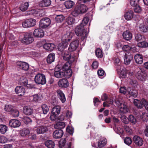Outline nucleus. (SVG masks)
<instances>
[{
    "instance_id": "35",
    "label": "nucleus",
    "mask_w": 148,
    "mask_h": 148,
    "mask_svg": "<svg viewBox=\"0 0 148 148\" xmlns=\"http://www.w3.org/2000/svg\"><path fill=\"white\" fill-rule=\"evenodd\" d=\"M66 21L68 25H72L75 23V19L74 18L69 16L66 19Z\"/></svg>"
},
{
    "instance_id": "9",
    "label": "nucleus",
    "mask_w": 148,
    "mask_h": 148,
    "mask_svg": "<svg viewBox=\"0 0 148 148\" xmlns=\"http://www.w3.org/2000/svg\"><path fill=\"white\" fill-rule=\"evenodd\" d=\"M79 44V41L76 40L72 41L70 44L68 48V50L70 52L75 51L77 48Z\"/></svg>"
},
{
    "instance_id": "36",
    "label": "nucleus",
    "mask_w": 148,
    "mask_h": 148,
    "mask_svg": "<svg viewBox=\"0 0 148 148\" xmlns=\"http://www.w3.org/2000/svg\"><path fill=\"white\" fill-rule=\"evenodd\" d=\"M113 103V99L112 97L110 98L108 101L103 102V106L104 107H109V104H112Z\"/></svg>"
},
{
    "instance_id": "30",
    "label": "nucleus",
    "mask_w": 148,
    "mask_h": 148,
    "mask_svg": "<svg viewBox=\"0 0 148 148\" xmlns=\"http://www.w3.org/2000/svg\"><path fill=\"white\" fill-rule=\"evenodd\" d=\"M55 59V54L53 53L49 54L47 58V62L48 63L51 64L54 61Z\"/></svg>"
},
{
    "instance_id": "44",
    "label": "nucleus",
    "mask_w": 148,
    "mask_h": 148,
    "mask_svg": "<svg viewBox=\"0 0 148 148\" xmlns=\"http://www.w3.org/2000/svg\"><path fill=\"white\" fill-rule=\"evenodd\" d=\"M69 62H66V63L62 66V70L64 72L68 71L69 69H70L71 64Z\"/></svg>"
},
{
    "instance_id": "14",
    "label": "nucleus",
    "mask_w": 148,
    "mask_h": 148,
    "mask_svg": "<svg viewBox=\"0 0 148 148\" xmlns=\"http://www.w3.org/2000/svg\"><path fill=\"white\" fill-rule=\"evenodd\" d=\"M135 144L137 145L141 146L143 145V140L142 138L138 136H135L133 138Z\"/></svg>"
},
{
    "instance_id": "47",
    "label": "nucleus",
    "mask_w": 148,
    "mask_h": 148,
    "mask_svg": "<svg viewBox=\"0 0 148 148\" xmlns=\"http://www.w3.org/2000/svg\"><path fill=\"white\" fill-rule=\"evenodd\" d=\"M137 46L140 47L145 48L148 46V44L146 42H140L137 44Z\"/></svg>"
},
{
    "instance_id": "51",
    "label": "nucleus",
    "mask_w": 148,
    "mask_h": 148,
    "mask_svg": "<svg viewBox=\"0 0 148 148\" xmlns=\"http://www.w3.org/2000/svg\"><path fill=\"white\" fill-rule=\"evenodd\" d=\"M29 130L27 129H23L21 130V135L22 136L27 135L29 134Z\"/></svg>"
},
{
    "instance_id": "3",
    "label": "nucleus",
    "mask_w": 148,
    "mask_h": 148,
    "mask_svg": "<svg viewBox=\"0 0 148 148\" xmlns=\"http://www.w3.org/2000/svg\"><path fill=\"white\" fill-rule=\"evenodd\" d=\"M34 81L36 83L42 85L45 84L46 82L45 75L40 73L36 75Z\"/></svg>"
},
{
    "instance_id": "42",
    "label": "nucleus",
    "mask_w": 148,
    "mask_h": 148,
    "mask_svg": "<svg viewBox=\"0 0 148 148\" xmlns=\"http://www.w3.org/2000/svg\"><path fill=\"white\" fill-rule=\"evenodd\" d=\"M63 72L56 71L54 74V76L57 78H62L64 77Z\"/></svg>"
},
{
    "instance_id": "41",
    "label": "nucleus",
    "mask_w": 148,
    "mask_h": 148,
    "mask_svg": "<svg viewBox=\"0 0 148 148\" xmlns=\"http://www.w3.org/2000/svg\"><path fill=\"white\" fill-rule=\"evenodd\" d=\"M29 6V3L28 2H25L24 4H21L20 7V10L23 12L26 11Z\"/></svg>"
},
{
    "instance_id": "2",
    "label": "nucleus",
    "mask_w": 148,
    "mask_h": 148,
    "mask_svg": "<svg viewBox=\"0 0 148 148\" xmlns=\"http://www.w3.org/2000/svg\"><path fill=\"white\" fill-rule=\"evenodd\" d=\"M87 10L88 8L86 6L81 2L80 3H78V1L77 4L71 14L73 16L77 17L80 14L85 13Z\"/></svg>"
},
{
    "instance_id": "27",
    "label": "nucleus",
    "mask_w": 148,
    "mask_h": 148,
    "mask_svg": "<svg viewBox=\"0 0 148 148\" xmlns=\"http://www.w3.org/2000/svg\"><path fill=\"white\" fill-rule=\"evenodd\" d=\"M64 4L67 9H70L72 8L74 6L75 3L73 1L68 0L66 1Z\"/></svg>"
},
{
    "instance_id": "46",
    "label": "nucleus",
    "mask_w": 148,
    "mask_h": 148,
    "mask_svg": "<svg viewBox=\"0 0 148 148\" xmlns=\"http://www.w3.org/2000/svg\"><path fill=\"white\" fill-rule=\"evenodd\" d=\"M64 77L66 78L70 77L72 75V71L71 69H69L67 71L63 72Z\"/></svg>"
},
{
    "instance_id": "6",
    "label": "nucleus",
    "mask_w": 148,
    "mask_h": 148,
    "mask_svg": "<svg viewBox=\"0 0 148 148\" xmlns=\"http://www.w3.org/2000/svg\"><path fill=\"white\" fill-rule=\"evenodd\" d=\"M62 55L64 60L68 61L67 62L72 63L75 60V56H71V54L68 52L65 51L62 53Z\"/></svg>"
},
{
    "instance_id": "8",
    "label": "nucleus",
    "mask_w": 148,
    "mask_h": 148,
    "mask_svg": "<svg viewBox=\"0 0 148 148\" xmlns=\"http://www.w3.org/2000/svg\"><path fill=\"white\" fill-rule=\"evenodd\" d=\"M17 67L21 70L27 71L29 68L28 64L25 62H17L16 63Z\"/></svg>"
},
{
    "instance_id": "40",
    "label": "nucleus",
    "mask_w": 148,
    "mask_h": 148,
    "mask_svg": "<svg viewBox=\"0 0 148 148\" xmlns=\"http://www.w3.org/2000/svg\"><path fill=\"white\" fill-rule=\"evenodd\" d=\"M64 19V17L62 15H57L55 18L56 21L57 23H61Z\"/></svg>"
},
{
    "instance_id": "26",
    "label": "nucleus",
    "mask_w": 148,
    "mask_h": 148,
    "mask_svg": "<svg viewBox=\"0 0 148 148\" xmlns=\"http://www.w3.org/2000/svg\"><path fill=\"white\" fill-rule=\"evenodd\" d=\"M57 93L62 103H64L66 101V98L64 94L62 91L60 90H58L57 91Z\"/></svg>"
},
{
    "instance_id": "25",
    "label": "nucleus",
    "mask_w": 148,
    "mask_h": 148,
    "mask_svg": "<svg viewBox=\"0 0 148 148\" xmlns=\"http://www.w3.org/2000/svg\"><path fill=\"white\" fill-rule=\"evenodd\" d=\"M136 62L139 64H140L143 63V58L142 56L140 54H136L134 57Z\"/></svg>"
},
{
    "instance_id": "56",
    "label": "nucleus",
    "mask_w": 148,
    "mask_h": 148,
    "mask_svg": "<svg viewBox=\"0 0 148 148\" xmlns=\"http://www.w3.org/2000/svg\"><path fill=\"white\" fill-rule=\"evenodd\" d=\"M121 119L122 121L124 123L127 124L129 123V119L125 115L122 116Z\"/></svg>"
},
{
    "instance_id": "13",
    "label": "nucleus",
    "mask_w": 148,
    "mask_h": 148,
    "mask_svg": "<svg viewBox=\"0 0 148 148\" xmlns=\"http://www.w3.org/2000/svg\"><path fill=\"white\" fill-rule=\"evenodd\" d=\"M59 86L62 88H67L69 85V83L66 79H60L58 82Z\"/></svg>"
},
{
    "instance_id": "54",
    "label": "nucleus",
    "mask_w": 148,
    "mask_h": 148,
    "mask_svg": "<svg viewBox=\"0 0 148 148\" xmlns=\"http://www.w3.org/2000/svg\"><path fill=\"white\" fill-rule=\"evenodd\" d=\"M20 82L22 85L26 86L27 84L28 81L26 78L23 77L21 79Z\"/></svg>"
},
{
    "instance_id": "18",
    "label": "nucleus",
    "mask_w": 148,
    "mask_h": 148,
    "mask_svg": "<svg viewBox=\"0 0 148 148\" xmlns=\"http://www.w3.org/2000/svg\"><path fill=\"white\" fill-rule=\"evenodd\" d=\"M23 113L27 115H30L33 113V110L29 106H24L23 109Z\"/></svg>"
},
{
    "instance_id": "62",
    "label": "nucleus",
    "mask_w": 148,
    "mask_h": 148,
    "mask_svg": "<svg viewBox=\"0 0 148 148\" xmlns=\"http://www.w3.org/2000/svg\"><path fill=\"white\" fill-rule=\"evenodd\" d=\"M97 74L99 77L103 76L104 75L105 72L103 69H99L97 71Z\"/></svg>"
},
{
    "instance_id": "60",
    "label": "nucleus",
    "mask_w": 148,
    "mask_h": 148,
    "mask_svg": "<svg viewBox=\"0 0 148 148\" xmlns=\"http://www.w3.org/2000/svg\"><path fill=\"white\" fill-rule=\"evenodd\" d=\"M124 142L126 144L129 145L131 144L132 140L130 138L126 137L124 139Z\"/></svg>"
},
{
    "instance_id": "22",
    "label": "nucleus",
    "mask_w": 148,
    "mask_h": 148,
    "mask_svg": "<svg viewBox=\"0 0 148 148\" xmlns=\"http://www.w3.org/2000/svg\"><path fill=\"white\" fill-rule=\"evenodd\" d=\"M63 134V132L62 130H56L53 134V137L56 139L61 138Z\"/></svg>"
},
{
    "instance_id": "49",
    "label": "nucleus",
    "mask_w": 148,
    "mask_h": 148,
    "mask_svg": "<svg viewBox=\"0 0 148 148\" xmlns=\"http://www.w3.org/2000/svg\"><path fill=\"white\" fill-rule=\"evenodd\" d=\"M38 9H33L28 11L27 14L29 15H35L38 14Z\"/></svg>"
},
{
    "instance_id": "59",
    "label": "nucleus",
    "mask_w": 148,
    "mask_h": 148,
    "mask_svg": "<svg viewBox=\"0 0 148 148\" xmlns=\"http://www.w3.org/2000/svg\"><path fill=\"white\" fill-rule=\"evenodd\" d=\"M8 140L7 138L4 136H0V143H6Z\"/></svg>"
},
{
    "instance_id": "48",
    "label": "nucleus",
    "mask_w": 148,
    "mask_h": 148,
    "mask_svg": "<svg viewBox=\"0 0 148 148\" xmlns=\"http://www.w3.org/2000/svg\"><path fill=\"white\" fill-rule=\"evenodd\" d=\"M13 107L11 105L6 104L5 106L4 109L7 112H11L13 110Z\"/></svg>"
},
{
    "instance_id": "21",
    "label": "nucleus",
    "mask_w": 148,
    "mask_h": 148,
    "mask_svg": "<svg viewBox=\"0 0 148 148\" xmlns=\"http://www.w3.org/2000/svg\"><path fill=\"white\" fill-rule=\"evenodd\" d=\"M51 3V0H42L39 2V5L42 7L49 6Z\"/></svg>"
},
{
    "instance_id": "28",
    "label": "nucleus",
    "mask_w": 148,
    "mask_h": 148,
    "mask_svg": "<svg viewBox=\"0 0 148 148\" xmlns=\"http://www.w3.org/2000/svg\"><path fill=\"white\" fill-rule=\"evenodd\" d=\"M106 139L104 138H102L98 142V147L102 148L106 145Z\"/></svg>"
},
{
    "instance_id": "43",
    "label": "nucleus",
    "mask_w": 148,
    "mask_h": 148,
    "mask_svg": "<svg viewBox=\"0 0 148 148\" xmlns=\"http://www.w3.org/2000/svg\"><path fill=\"white\" fill-rule=\"evenodd\" d=\"M8 130L7 127L4 125H0V132L2 134H5Z\"/></svg>"
},
{
    "instance_id": "4",
    "label": "nucleus",
    "mask_w": 148,
    "mask_h": 148,
    "mask_svg": "<svg viewBox=\"0 0 148 148\" xmlns=\"http://www.w3.org/2000/svg\"><path fill=\"white\" fill-rule=\"evenodd\" d=\"M36 21L35 19L29 18L26 19L22 23L23 26L24 28H27L34 26L36 25Z\"/></svg>"
},
{
    "instance_id": "16",
    "label": "nucleus",
    "mask_w": 148,
    "mask_h": 148,
    "mask_svg": "<svg viewBox=\"0 0 148 148\" xmlns=\"http://www.w3.org/2000/svg\"><path fill=\"white\" fill-rule=\"evenodd\" d=\"M33 34L35 37H43L44 35V33L42 29H37L34 30Z\"/></svg>"
},
{
    "instance_id": "17",
    "label": "nucleus",
    "mask_w": 148,
    "mask_h": 148,
    "mask_svg": "<svg viewBox=\"0 0 148 148\" xmlns=\"http://www.w3.org/2000/svg\"><path fill=\"white\" fill-rule=\"evenodd\" d=\"M43 47L46 50L51 51L55 48V45L53 43H46L44 44Z\"/></svg>"
},
{
    "instance_id": "39",
    "label": "nucleus",
    "mask_w": 148,
    "mask_h": 148,
    "mask_svg": "<svg viewBox=\"0 0 148 148\" xmlns=\"http://www.w3.org/2000/svg\"><path fill=\"white\" fill-rule=\"evenodd\" d=\"M139 29L140 31L144 32H146L148 31V26L146 25L140 24Z\"/></svg>"
},
{
    "instance_id": "31",
    "label": "nucleus",
    "mask_w": 148,
    "mask_h": 148,
    "mask_svg": "<svg viewBox=\"0 0 148 148\" xmlns=\"http://www.w3.org/2000/svg\"><path fill=\"white\" fill-rule=\"evenodd\" d=\"M45 144L48 148H53L55 146L54 142L51 140H47L45 141Z\"/></svg>"
},
{
    "instance_id": "50",
    "label": "nucleus",
    "mask_w": 148,
    "mask_h": 148,
    "mask_svg": "<svg viewBox=\"0 0 148 148\" xmlns=\"http://www.w3.org/2000/svg\"><path fill=\"white\" fill-rule=\"evenodd\" d=\"M122 35L123 37H132V33L128 30H127L124 32Z\"/></svg>"
},
{
    "instance_id": "15",
    "label": "nucleus",
    "mask_w": 148,
    "mask_h": 148,
    "mask_svg": "<svg viewBox=\"0 0 148 148\" xmlns=\"http://www.w3.org/2000/svg\"><path fill=\"white\" fill-rule=\"evenodd\" d=\"M9 125L12 127L15 128L19 127L21 125V123L18 120L13 119L11 120L9 122Z\"/></svg>"
},
{
    "instance_id": "11",
    "label": "nucleus",
    "mask_w": 148,
    "mask_h": 148,
    "mask_svg": "<svg viewBox=\"0 0 148 148\" xmlns=\"http://www.w3.org/2000/svg\"><path fill=\"white\" fill-rule=\"evenodd\" d=\"M48 126L45 125L39 126L37 128L36 131L38 134H43L48 131Z\"/></svg>"
},
{
    "instance_id": "32",
    "label": "nucleus",
    "mask_w": 148,
    "mask_h": 148,
    "mask_svg": "<svg viewBox=\"0 0 148 148\" xmlns=\"http://www.w3.org/2000/svg\"><path fill=\"white\" fill-rule=\"evenodd\" d=\"M61 107L60 106H57L54 107L52 109L51 112L52 113L58 115L60 112Z\"/></svg>"
},
{
    "instance_id": "19",
    "label": "nucleus",
    "mask_w": 148,
    "mask_h": 148,
    "mask_svg": "<svg viewBox=\"0 0 148 148\" xmlns=\"http://www.w3.org/2000/svg\"><path fill=\"white\" fill-rule=\"evenodd\" d=\"M119 108L121 112L123 113H126L129 111L128 106L125 103L120 105Z\"/></svg>"
},
{
    "instance_id": "24",
    "label": "nucleus",
    "mask_w": 148,
    "mask_h": 148,
    "mask_svg": "<svg viewBox=\"0 0 148 148\" xmlns=\"http://www.w3.org/2000/svg\"><path fill=\"white\" fill-rule=\"evenodd\" d=\"M34 40L33 38H23L21 41L24 44L27 45L32 43Z\"/></svg>"
},
{
    "instance_id": "1",
    "label": "nucleus",
    "mask_w": 148,
    "mask_h": 148,
    "mask_svg": "<svg viewBox=\"0 0 148 148\" xmlns=\"http://www.w3.org/2000/svg\"><path fill=\"white\" fill-rule=\"evenodd\" d=\"M89 18L87 17H85L80 24L77 26L75 28V32L78 36L81 37H87L88 33H87L86 30L84 29V26L88 23Z\"/></svg>"
},
{
    "instance_id": "29",
    "label": "nucleus",
    "mask_w": 148,
    "mask_h": 148,
    "mask_svg": "<svg viewBox=\"0 0 148 148\" xmlns=\"http://www.w3.org/2000/svg\"><path fill=\"white\" fill-rule=\"evenodd\" d=\"M133 102L135 105L138 108H141L143 107L144 104L142 101H140L137 99H135L134 100Z\"/></svg>"
},
{
    "instance_id": "52",
    "label": "nucleus",
    "mask_w": 148,
    "mask_h": 148,
    "mask_svg": "<svg viewBox=\"0 0 148 148\" xmlns=\"http://www.w3.org/2000/svg\"><path fill=\"white\" fill-rule=\"evenodd\" d=\"M67 47L66 46V45H64L60 43L58 45V49L59 51L61 52H62V53L64 52L63 51H64V49L66 48Z\"/></svg>"
},
{
    "instance_id": "23",
    "label": "nucleus",
    "mask_w": 148,
    "mask_h": 148,
    "mask_svg": "<svg viewBox=\"0 0 148 148\" xmlns=\"http://www.w3.org/2000/svg\"><path fill=\"white\" fill-rule=\"evenodd\" d=\"M134 12L131 10H129L126 12L124 14V17L127 20H130L133 18Z\"/></svg>"
},
{
    "instance_id": "33",
    "label": "nucleus",
    "mask_w": 148,
    "mask_h": 148,
    "mask_svg": "<svg viewBox=\"0 0 148 148\" xmlns=\"http://www.w3.org/2000/svg\"><path fill=\"white\" fill-rule=\"evenodd\" d=\"M108 26L109 27V30L108 31L109 33H111L115 30V28L114 22H112L109 23Z\"/></svg>"
},
{
    "instance_id": "5",
    "label": "nucleus",
    "mask_w": 148,
    "mask_h": 148,
    "mask_svg": "<svg viewBox=\"0 0 148 148\" xmlns=\"http://www.w3.org/2000/svg\"><path fill=\"white\" fill-rule=\"evenodd\" d=\"M51 23V20L49 18H43L40 21L39 24V27L43 29L45 28L50 25Z\"/></svg>"
},
{
    "instance_id": "57",
    "label": "nucleus",
    "mask_w": 148,
    "mask_h": 148,
    "mask_svg": "<svg viewBox=\"0 0 148 148\" xmlns=\"http://www.w3.org/2000/svg\"><path fill=\"white\" fill-rule=\"evenodd\" d=\"M5 59V55L4 56L3 55L2 56V62L1 63H0V69L1 70L3 69L4 67L3 63L6 61Z\"/></svg>"
},
{
    "instance_id": "37",
    "label": "nucleus",
    "mask_w": 148,
    "mask_h": 148,
    "mask_svg": "<svg viewBox=\"0 0 148 148\" xmlns=\"http://www.w3.org/2000/svg\"><path fill=\"white\" fill-rule=\"evenodd\" d=\"M71 38H61V43L67 47L68 42L71 40Z\"/></svg>"
},
{
    "instance_id": "55",
    "label": "nucleus",
    "mask_w": 148,
    "mask_h": 148,
    "mask_svg": "<svg viewBox=\"0 0 148 148\" xmlns=\"http://www.w3.org/2000/svg\"><path fill=\"white\" fill-rule=\"evenodd\" d=\"M129 122H131L132 123L134 124L136 122V120L134 116L132 115H130L129 117Z\"/></svg>"
},
{
    "instance_id": "38",
    "label": "nucleus",
    "mask_w": 148,
    "mask_h": 148,
    "mask_svg": "<svg viewBox=\"0 0 148 148\" xmlns=\"http://www.w3.org/2000/svg\"><path fill=\"white\" fill-rule=\"evenodd\" d=\"M96 56L98 58H101L103 56V52L102 50L99 48H97L95 51Z\"/></svg>"
},
{
    "instance_id": "12",
    "label": "nucleus",
    "mask_w": 148,
    "mask_h": 148,
    "mask_svg": "<svg viewBox=\"0 0 148 148\" xmlns=\"http://www.w3.org/2000/svg\"><path fill=\"white\" fill-rule=\"evenodd\" d=\"M124 62L125 64L128 65L130 64L131 62L133 59L132 55L129 53H125L124 56Z\"/></svg>"
},
{
    "instance_id": "10",
    "label": "nucleus",
    "mask_w": 148,
    "mask_h": 148,
    "mask_svg": "<svg viewBox=\"0 0 148 148\" xmlns=\"http://www.w3.org/2000/svg\"><path fill=\"white\" fill-rule=\"evenodd\" d=\"M146 76L147 74L145 72L141 69L136 74L137 79L141 81L145 80L146 79Z\"/></svg>"
},
{
    "instance_id": "61",
    "label": "nucleus",
    "mask_w": 148,
    "mask_h": 148,
    "mask_svg": "<svg viewBox=\"0 0 148 148\" xmlns=\"http://www.w3.org/2000/svg\"><path fill=\"white\" fill-rule=\"evenodd\" d=\"M11 112L12 114L14 117L18 116L19 115V112L16 110H14L13 109Z\"/></svg>"
},
{
    "instance_id": "63",
    "label": "nucleus",
    "mask_w": 148,
    "mask_h": 148,
    "mask_svg": "<svg viewBox=\"0 0 148 148\" xmlns=\"http://www.w3.org/2000/svg\"><path fill=\"white\" fill-rule=\"evenodd\" d=\"M142 101L144 104L143 106H145V109L148 111V102L144 99H142Z\"/></svg>"
},
{
    "instance_id": "58",
    "label": "nucleus",
    "mask_w": 148,
    "mask_h": 148,
    "mask_svg": "<svg viewBox=\"0 0 148 148\" xmlns=\"http://www.w3.org/2000/svg\"><path fill=\"white\" fill-rule=\"evenodd\" d=\"M134 7L135 8H134V10L135 12L140 13L141 12L142 9L139 5L136 6H134Z\"/></svg>"
},
{
    "instance_id": "34",
    "label": "nucleus",
    "mask_w": 148,
    "mask_h": 148,
    "mask_svg": "<svg viewBox=\"0 0 148 148\" xmlns=\"http://www.w3.org/2000/svg\"><path fill=\"white\" fill-rule=\"evenodd\" d=\"M41 108L44 114H46L49 112V106L46 104H42L41 106Z\"/></svg>"
},
{
    "instance_id": "7",
    "label": "nucleus",
    "mask_w": 148,
    "mask_h": 148,
    "mask_svg": "<svg viewBox=\"0 0 148 148\" xmlns=\"http://www.w3.org/2000/svg\"><path fill=\"white\" fill-rule=\"evenodd\" d=\"M114 62L115 64L118 65L116 67L117 69L121 72V74H123V77H125L127 73V72L126 71L125 69H123V66L120 65V62L119 59L118 58H116L114 60Z\"/></svg>"
},
{
    "instance_id": "20",
    "label": "nucleus",
    "mask_w": 148,
    "mask_h": 148,
    "mask_svg": "<svg viewBox=\"0 0 148 148\" xmlns=\"http://www.w3.org/2000/svg\"><path fill=\"white\" fill-rule=\"evenodd\" d=\"M15 91L17 94H19L20 96H22L25 92V88L22 86H17L15 89Z\"/></svg>"
},
{
    "instance_id": "53",
    "label": "nucleus",
    "mask_w": 148,
    "mask_h": 148,
    "mask_svg": "<svg viewBox=\"0 0 148 148\" xmlns=\"http://www.w3.org/2000/svg\"><path fill=\"white\" fill-rule=\"evenodd\" d=\"M140 0H131L130 3L131 5L134 6H136L139 5Z\"/></svg>"
},
{
    "instance_id": "64",
    "label": "nucleus",
    "mask_w": 148,
    "mask_h": 148,
    "mask_svg": "<svg viewBox=\"0 0 148 148\" xmlns=\"http://www.w3.org/2000/svg\"><path fill=\"white\" fill-rule=\"evenodd\" d=\"M122 49L124 51H128L131 49V47L127 45H125L122 47Z\"/></svg>"
},
{
    "instance_id": "45",
    "label": "nucleus",
    "mask_w": 148,
    "mask_h": 148,
    "mask_svg": "<svg viewBox=\"0 0 148 148\" xmlns=\"http://www.w3.org/2000/svg\"><path fill=\"white\" fill-rule=\"evenodd\" d=\"M127 92L130 95L134 97H136L137 96V94L136 91L133 90H131L130 88L127 89Z\"/></svg>"
}]
</instances>
